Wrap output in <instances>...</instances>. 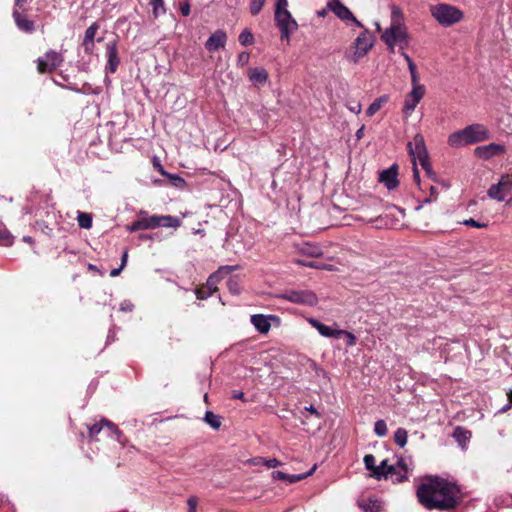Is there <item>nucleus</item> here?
<instances>
[{"label": "nucleus", "mask_w": 512, "mask_h": 512, "mask_svg": "<svg viewBox=\"0 0 512 512\" xmlns=\"http://www.w3.org/2000/svg\"><path fill=\"white\" fill-rule=\"evenodd\" d=\"M408 434L404 428H398L394 434V441L400 447H404L407 443Z\"/></svg>", "instance_id": "c85d7f7f"}, {"label": "nucleus", "mask_w": 512, "mask_h": 512, "mask_svg": "<svg viewBox=\"0 0 512 512\" xmlns=\"http://www.w3.org/2000/svg\"><path fill=\"white\" fill-rule=\"evenodd\" d=\"M275 21L281 32V39L289 40L291 34L298 29V24L287 11H275Z\"/></svg>", "instance_id": "0eeeda50"}, {"label": "nucleus", "mask_w": 512, "mask_h": 512, "mask_svg": "<svg viewBox=\"0 0 512 512\" xmlns=\"http://www.w3.org/2000/svg\"><path fill=\"white\" fill-rule=\"evenodd\" d=\"M388 465V461L387 460H383L380 465L377 466V468L379 469V471L381 473H383V476H385V472H386V468H387Z\"/></svg>", "instance_id": "13d9d810"}, {"label": "nucleus", "mask_w": 512, "mask_h": 512, "mask_svg": "<svg viewBox=\"0 0 512 512\" xmlns=\"http://www.w3.org/2000/svg\"><path fill=\"white\" fill-rule=\"evenodd\" d=\"M374 45V36L370 31L363 27V31L354 40L352 44L353 53L347 55V59L352 63H358L360 59L367 55Z\"/></svg>", "instance_id": "39448f33"}, {"label": "nucleus", "mask_w": 512, "mask_h": 512, "mask_svg": "<svg viewBox=\"0 0 512 512\" xmlns=\"http://www.w3.org/2000/svg\"><path fill=\"white\" fill-rule=\"evenodd\" d=\"M83 46H84V49H85L86 52H91L93 50V47H94V41H91L90 43H87L84 40L83 41Z\"/></svg>", "instance_id": "052dcab7"}, {"label": "nucleus", "mask_w": 512, "mask_h": 512, "mask_svg": "<svg viewBox=\"0 0 512 512\" xmlns=\"http://www.w3.org/2000/svg\"><path fill=\"white\" fill-rule=\"evenodd\" d=\"M363 461L365 464V468L372 472L371 476L377 480H381L383 477V473H381L377 468V465L375 464V457L372 454H367L364 456Z\"/></svg>", "instance_id": "4be33fe9"}, {"label": "nucleus", "mask_w": 512, "mask_h": 512, "mask_svg": "<svg viewBox=\"0 0 512 512\" xmlns=\"http://www.w3.org/2000/svg\"><path fill=\"white\" fill-rule=\"evenodd\" d=\"M187 504L189 507L188 512H196V508H197V504H198V500L196 497H194V496L189 497L187 500Z\"/></svg>", "instance_id": "3c124183"}, {"label": "nucleus", "mask_w": 512, "mask_h": 512, "mask_svg": "<svg viewBox=\"0 0 512 512\" xmlns=\"http://www.w3.org/2000/svg\"><path fill=\"white\" fill-rule=\"evenodd\" d=\"M12 244V235L6 229L0 230V245H11Z\"/></svg>", "instance_id": "e433bc0d"}, {"label": "nucleus", "mask_w": 512, "mask_h": 512, "mask_svg": "<svg viewBox=\"0 0 512 512\" xmlns=\"http://www.w3.org/2000/svg\"><path fill=\"white\" fill-rule=\"evenodd\" d=\"M397 467H398L399 471H401V474L399 477H396L395 481L402 482L404 479H406V476L408 473V468L403 460L398 461Z\"/></svg>", "instance_id": "4c0bfd02"}, {"label": "nucleus", "mask_w": 512, "mask_h": 512, "mask_svg": "<svg viewBox=\"0 0 512 512\" xmlns=\"http://www.w3.org/2000/svg\"><path fill=\"white\" fill-rule=\"evenodd\" d=\"M122 269H123V267H122V266H120L119 268H115V269L111 270V272H110V276H111V277H116V276H118V275L120 274V272H121V270H122Z\"/></svg>", "instance_id": "0e129e2a"}, {"label": "nucleus", "mask_w": 512, "mask_h": 512, "mask_svg": "<svg viewBox=\"0 0 512 512\" xmlns=\"http://www.w3.org/2000/svg\"><path fill=\"white\" fill-rule=\"evenodd\" d=\"M27 0H15V5L19 8V9H22L24 7V5L26 4Z\"/></svg>", "instance_id": "774afa93"}, {"label": "nucleus", "mask_w": 512, "mask_h": 512, "mask_svg": "<svg viewBox=\"0 0 512 512\" xmlns=\"http://www.w3.org/2000/svg\"><path fill=\"white\" fill-rule=\"evenodd\" d=\"M490 138L489 130L482 124H471L448 136L447 144L452 148H460L486 141Z\"/></svg>", "instance_id": "7ed1b4c3"}, {"label": "nucleus", "mask_w": 512, "mask_h": 512, "mask_svg": "<svg viewBox=\"0 0 512 512\" xmlns=\"http://www.w3.org/2000/svg\"><path fill=\"white\" fill-rule=\"evenodd\" d=\"M101 424L103 429H106L109 435H115L117 441H121L122 432L118 429V427L108 419L102 418Z\"/></svg>", "instance_id": "5701e85b"}, {"label": "nucleus", "mask_w": 512, "mask_h": 512, "mask_svg": "<svg viewBox=\"0 0 512 512\" xmlns=\"http://www.w3.org/2000/svg\"><path fill=\"white\" fill-rule=\"evenodd\" d=\"M121 309L123 311H132L133 304H131V302H129V301H125V302L122 303Z\"/></svg>", "instance_id": "bf43d9fd"}, {"label": "nucleus", "mask_w": 512, "mask_h": 512, "mask_svg": "<svg viewBox=\"0 0 512 512\" xmlns=\"http://www.w3.org/2000/svg\"><path fill=\"white\" fill-rule=\"evenodd\" d=\"M512 191V178L509 175L501 177L497 184H493L487 191L490 198L497 201L505 200L506 196Z\"/></svg>", "instance_id": "6e6552de"}, {"label": "nucleus", "mask_w": 512, "mask_h": 512, "mask_svg": "<svg viewBox=\"0 0 512 512\" xmlns=\"http://www.w3.org/2000/svg\"><path fill=\"white\" fill-rule=\"evenodd\" d=\"M249 59H250V55H249V53H247V52H242V53H240V54L238 55L237 63H238V65H240V66H245L246 64H248Z\"/></svg>", "instance_id": "49530a36"}, {"label": "nucleus", "mask_w": 512, "mask_h": 512, "mask_svg": "<svg viewBox=\"0 0 512 512\" xmlns=\"http://www.w3.org/2000/svg\"><path fill=\"white\" fill-rule=\"evenodd\" d=\"M232 397H233L234 399H243V398H244V393H243V392H241V391H237V390H236V391H233V392H232Z\"/></svg>", "instance_id": "680f3d73"}, {"label": "nucleus", "mask_w": 512, "mask_h": 512, "mask_svg": "<svg viewBox=\"0 0 512 512\" xmlns=\"http://www.w3.org/2000/svg\"><path fill=\"white\" fill-rule=\"evenodd\" d=\"M424 95V86H412L411 92L405 98L403 112L406 115H410L414 111L418 103L421 101V99L424 97Z\"/></svg>", "instance_id": "f8f14e48"}, {"label": "nucleus", "mask_w": 512, "mask_h": 512, "mask_svg": "<svg viewBox=\"0 0 512 512\" xmlns=\"http://www.w3.org/2000/svg\"><path fill=\"white\" fill-rule=\"evenodd\" d=\"M508 403L500 409V412H506L512 407V390L507 393Z\"/></svg>", "instance_id": "6e6d98bb"}, {"label": "nucleus", "mask_w": 512, "mask_h": 512, "mask_svg": "<svg viewBox=\"0 0 512 512\" xmlns=\"http://www.w3.org/2000/svg\"><path fill=\"white\" fill-rule=\"evenodd\" d=\"M227 34L223 30H217L206 41L205 48L209 52H215L226 44Z\"/></svg>", "instance_id": "4468645a"}, {"label": "nucleus", "mask_w": 512, "mask_h": 512, "mask_svg": "<svg viewBox=\"0 0 512 512\" xmlns=\"http://www.w3.org/2000/svg\"><path fill=\"white\" fill-rule=\"evenodd\" d=\"M416 165H417V162H413V178H414V181L419 185L420 184V174H419V171H418Z\"/></svg>", "instance_id": "4d7b16f0"}, {"label": "nucleus", "mask_w": 512, "mask_h": 512, "mask_svg": "<svg viewBox=\"0 0 512 512\" xmlns=\"http://www.w3.org/2000/svg\"><path fill=\"white\" fill-rule=\"evenodd\" d=\"M149 4L152 6V13L154 18H158L160 15L166 12L164 0H149Z\"/></svg>", "instance_id": "cd10ccee"}, {"label": "nucleus", "mask_w": 512, "mask_h": 512, "mask_svg": "<svg viewBox=\"0 0 512 512\" xmlns=\"http://www.w3.org/2000/svg\"><path fill=\"white\" fill-rule=\"evenodd\" d=\"M180 12L183 16H188L190 14V4L187 1L180 3Z\"/></svg>", "instance_id": "603ef678"}, {"label": "nucleus", "mask_w": 512, "mask_h": 512, "mask_svg": "<svg viewBox=\"0 0 512 512\" xmlns=\"http://www.w3.org/2000/svg\"><path fill=\"white\" fill-rule=\"evenodd\" d=\"M217 281H218L217 274L210 275L207 280V288L212 290V292H213L216 289L215 285H216Z\"/></svg>", "instance_id": "09e8293b"}, {"label": "nucleus", "mask_w": 512, "mask_h": 512, "mask_svg": "<svg viewBox=\"0 0 512 512\" xmlns=\"http://www.w3.org/2000/svg\"><path fill=\"white\" fill-rule=\"evenodd\" d=\"M275 319L274 316H265L263 314H255L251 316V323L254 325L255 329L261 333L266 334L269 332L271 324L270 320Z\"/></svg>", "instance_id": "f3484780"}, {"label": "nucleus", "mask_w": 512, "mask_h": 512, "mask_svg": "<svg viewBox=\"0 0 512 512\" xmlns=\"http://www.w3.org/2000/svg\"><path fill=\"white\" fill-rule=\"evenodd\" d=\"M295 263H297L299 265H302V266H306V267H310V268H316V269H324V268L326 269L327 268L325 265H320V264H318L314 260L305 261V260H301V259H296Z\"/></svg>", "instance_id": "58836bf2"}, {"label": "nucleus", "mask_w": 512, "mask_h": 512, "mask_svg": "<svg viewBox=\"0 0 512 512\" xmlns=\"http://www.w3.org/2000/svg\"><path fill=\"white\" fill-rule=\"evenodd\" d=\"M408 69H409V72H410V75H411V84H412V86H422L419 83V76H418V73H417V68H416L415 63H410V65L408 66Z\"/></svg>", "instance_id": "f704fd0d"}, {"label": "nucleus", "mask_w": 512, "mask_h": 512, "mask_svg": "<svg viewBox=\"0 0 512 512\" xmlns=\"http://www.w3.org/2000/svg\"><path fill=\"white\" fill-rule=\"evenodd\" d=\"M379 181L383 183L389 190L394 189L398 185L397 168L392 166L380 173Z\"/></svg>", "instance_id": "a211bd4d"}, {"label": "nucleus", "mask_w": 512, "mask_h": 512, "mask_svg": "<svg viewBox=\"0 0 512 512\" xmlns=\"http://www.w3.org/2000/svg\"><path fill=\"white\" fill-rule=\"evenodd\" d=\"M419 164L421 165V167L424 169V171L426 172L427 176L430 177V178H434L435 176V173L434 171L432 170V167H431V164L429 162V157L420 161Z\"/></svg>", "instance_id": "ea45409f"}, {"label": "nucleus", "mask_w": 512, "mask_h": 512, "mask_svg": "<svg viewBox=\"0 0 512 512\" xmlns=\"http://www.w3.org/2000/svg\"><path fill=\"white\" fill-rule=\"evenodd\" d=\"M180 226V220L170 215L159 216V227L177 228Z\"/></svg>", "instance_id": "b1692460"}, {"label": "nucleus", "mask_w": 512, "mask_h": 512, "mask_svg": "<svg viewBox=\"0 0 512 512\" xmlns=\"http://www.w3.org/2000/svg\"><path fill=\"white\" fill-rule=\"evenodd\" d=\"M465 225L467 226H472V227H475V228H485L487 227V223H480L472 218L470 219H467L463 222Z\"/></svg>", "instance_id": "de8ad7c7"}, {"label": "nucleus", "mask_w": 512, "mask_h": 512, "mask_svg": "<svg viewBox=\"0 0 512 512\" xmlns=\"http://www.w3.org/2000/svg\"><path fill=\"white\" fill-rule=\"evenodd\" d=\"M400 474H401V471H399L397 465H389L386 468L385 476H383L382 478L387 479L388 477H392L393 475H396L397 477H399Z\"/></svg>", "instance_id": "a19ab883"}, {"label": "nucleus", "mask_w": 512, "mask_h": 512, "mask_svg": "<svg viewBox=\"0 0 512 512\" xmlns=\"http://www.w3.org/2000/svg\"><path fill=\"white\" fill-rule=\"evenodd\" d=\"M212 290L208 289V288H199L196 290V297L198 299H207L209 296H211L212 294Z\"/></svg>", "instance_id": "37998d69"}, {"label": "nucleus", "mask_w": 512, "mask_h": 512, "mask_svg": "<svg viewBox=\"0 0 512 512\" xmlns=\"http://www.w3.org/2000/svg\"><path fill=\"white\" fill-rule=\"evenodd\" d=\"M430 12L437 22L443 26H451L463 18V12L460 9L445 3L431 6Z\"/></svg>", "instance_id": "20e7f679"}, {"label": "nucleus", "mask_w": 512, "mask_h": 512, "mask_svg": "<svg viewBox=\"0 0 512 512\" xmlns=\"http://www.w3.org/2000/svg\"><path fill=\"white\" fill-rule=\"evenodd\" d=\"M329 9L342 21L353 22L357 27L363 28V24L358 21L353 13L339 0H333L328 4Z\"/></svg>", "instance_id": "9b49d317"}, {"label": "nucleus", "mask_w": 512, "mask_h": 512, "mask_svg": "<svg viewBox=\"0 0 512 512\" xmlns=\"http://www.w3.org/2000/svg\"><path fill=\"white\" fill-rule=\"evenodd\" d=\"M381 108V102L379 100L374 101L370 106L368 107L366 114L368 116L374 115L379 109Z\"/></svg>", "instance_id": "a18cd8bd"}, {"label": "nucleus", "mask_w": 512, "mask_h": 512, "mask_svg": "<svg viewBox=\"0 0 512 512\" xmlns=\"http://www.w3.org/2000/svg\"><path fill=\"white\" fill-rule=\"evenodd\" d=\"M300 252L303 254V255H306V256H309V257H320L322 256V250L320 247H318L317 245H312V244H304L301 248H300Z\"/></svg>", "instance_id": "393cba45"}, {"label": "nucleus", "mask_w": 512, "mask_h": 512, "mask_svg": "<svg viewBox=\"0 0 512 512\" xmlns=\"http://www.w3.org/2000/svg\"><path fill=\"white\" fill-rule=\"evenodd\" d=\"M407 148L413 162H420L429 157L424 137L421 134H416L413 140L407 144Z\"/></svg>", "instance_id": "9d476101"}, {"label": "nucleus", "mask_w": 512, "mask_h": 512, "mask_svg": "<svg viewBox=\"0 0 512 512\" xmlns=\"http://www.w3.org/2000/svg\"><path fill=\"white\" fill-rule=\"evenodd\" d=\"M253 41H254L253 34L247 29L243 30L241 32V34L239 35V42L243 46L251 45V44H253Z\"/></svg>", "instance_id": "2f4dec72"}, {"label": "nucleus", "mask_w": 512, "mask_h": 512, "mask_svg": "<svg viewBox=\"0 0 512 512\" xmlns=\"http://www.w3.org/2000/svg\"><path fill=\"white\" fill-rule=\"evenodd\" d=\"M505 152V147L500 144L490 143L484 146H478L474 149V155L483 160H488L494 156L503 154Z\"/></svg>", "instance_id": "ddd939ff"}, {"label": "nucleus", "mask_w": 512, "mask_h": 512, "mask_svg": "<svg viewBox=\"0 0 512 512\" xmlns=\"http://www.w3.org/2000/svg\"><path fill=\"white\" fill-rule=\"evenodd\" d=\"M144 229H155L159 227V216L151 215L142 217Z\"/></svg>", "instance_id": "c756f323"}, {"label": "nucleus", "mask_w": 512, "mask_h": 512, "mask_svg": "<svg viewBox=\"0 0 512 512\" xmlns=\"http://www.w3.org/2000/svg\"><path fill=\"white\" fill-rule=\"evenodd\" d=\"M106 53L108 57L107 70L110 73H115L120 63L117 51V45L115 41H111L106 45Z\"/></svg>", "instance_id": "dca6fc26"}, {"label": "nucleus", "mask_w": 512, "mask_h": 512, "mask_svg": "<svg viewBox=\"0 0 512 512\" xmlns=\"http://www.w3.org/2000/svg\"><path fill=\"white\" fill-rule=\"evenodd\" d=\"M390 26L384 30L381 39L393 51L395 45L401 48L408 44V33L404 24V15L400 7L391 5Z\"/></svg>", "instance_id": "f03ea898"}, {"label": "nucleus", "mask_w": 512, "mask_h": 512, "mask_svg": "<svg viewBox=\"0 0 512 512\" xmlns=\"http://www.w3.org/2000/svg\"><path fill=\"white\" fill-rule=\"evenodd\" d=\"M77 221L80 228L90 229L92 227V216L89 213L78 211Z\"/></svg>", "instance_id": "bb28decb"}, {"label": "nucleus", "mask_w": 512, "mask_h": 512, "mask_svg": "<svg viewBox=\"0 0 512 512\" xmlns=\"http://www.w3.org/2000/svg\"><path fill=\"white\" fill-rule=\"evenodd\" d=\"M316 469L317 465L314 464L308 472L303 474H286L282 471H274L272 472V477L274 479L287 481L288 483H295L312 475L316 471Z\"/></svg>", "instance_id": "2eb2a0df"}, {"label": "nucleus", "mask_w": 512, "mask_h": 512, "mask_svg": "<svg viewBox=\"0 0 512 512\" xmlns=\"http://www.w3.org/2000/svg\"><path fill=\"white\" fill-rule=\"evenodd\" d=\"M63 57L60 53L50 50L44 58H38L37 70L39 73L51 72L61 65Z\"/></svg>", "instance_id": "1a4fd4ad"}, {"label": "nucleus", "mask_w": 512, "mask_h": 512, "mask_svg": "<svg viewBox=\"0 0 512 512\" xmlns=\"http://www.w3.org/2000/svg\"><path fill=\"white\" fill-rule=\"evenodd\" d=\"M251 462H252L254 465L264 464L265 459H264V458H262V457H257V458L252 459V460H251Z\"/></svg>", "instance_id": "69168bd1"}, {"label": "nucleus", "mask_w": 512, "mask_h": 512, "mask_svg": "<svg viewBox=\"0 0 512 512\" xmlns=\"http://www.w3.org/2000/svg\"><path fill=\"white\" fill-rule=\"evenodd\" d=\"M13 18L17 27L26 32L31 33L35 29L34 22L29 20L25 15L21 14L18 10L13 11Z\"/></svg>", "instance_id": "6ab92c4d"}, {"label": "nucleus", "mask_w": 512, "mask_h": 512, "mask_svg": "<svg viewBox=\"0 0 512 512\" xmlns=\"http://www.w3.org/2000/svg\"><path fill=\"white\" fill-rule=\"evenodd\" d=\"M279 298L295 304L313 306L318 299L314 292L310 290H287L279 295Z\"/></svg>", "instance_id": "423d86ee"}, {"label": "nucleus", "mask_w": 512, "mask_h": 512, "mask_svg": "<svg viewBox=\"0 0 512 512\" xmlns=\"http://www.w3.org/2000/svg\"><path fill=\"white\" fill-rule=\"evenodd\" d=\"M288 1L278 0L275 11H287Z\"/></svg>", "instance_id": "864d4df0"}, {"label": "nucleus", "mask_w": 512, "mask_h": 512, "mask_svg": "<svg viewBox=\"0 0 512 512\" xmlns=\"http://www.w3.org/2000/svg\"><path fill=\"white\" fill-rule=\"evenodd\" d=\"M280 464H281L280 461H278L275 458H271L268 460L265 459V462H264V465H266L268 468H275V467L279 466Z\"/></svg>", "instance_id": "5fc2aeb1"}, {"label": "nucleus", "mask_w": 512, "mask_h": 512, "mask_svg": "<svg viewBox=\"0 0 512 512\" xmlns=\"http://www.w3.org/2000/svg\"><path fill=\"white\" fill-rule=\"evenodd\" d=\"M249 79L256 86L264 85L268 79V72L264 68H251Z\"/></svg>", "instance_id": "412c9836"}, {"label": "nucleus", "mask_w": 512, "mask_h": 512, "mask_svg": "<svg viewBox=\"0 0 512 512\" xmlns=\"http://www.w3.org/2000/svg\"><path fill=\"white\" fill-rule=\"evenodd\" d=\"M419 503L428 510H450L460 501L459 488L440 477H427L416 491Z\"/></svg>", "instance_id": "f257e3e1"}, {"label": "nucleus", "mask_w": 512, "mask_h": 512, "mask_svg": "<svg viewBox=\"0 0 512 512\" xmlns=\"http://www.w3.org/2000/svg\"><path fill=\"white\" fill-rule=\"evenodd\" d=\"M374 432L379 437H384L387 434V425L384 420H378L375 422Z\"/></svg>", "instance_id": "473e14b6"}, {"label": "nucleus", "mask_w": 512, "mask_h": 512, "mask_svg": "<svg viewBox=\"0 0 512 512\" xmlns=\"http://www.w3.org/2000/svg\"><path fill=\"white\" fill-rule=\"evenodd\" d=\"M454 437L460 445H464L470 438V433L461 427H457L454 431Z\"/></svg>", "instance_id": "7c9ffc66"}, {"label": "nucleus", "mask_w": 512, "mask_h": 512, "mask_svg": "<svg viewBox=\"0 0 512 512\" xmlns=\"http://www.w3.org/2000/svg\"><path fill=\"white\" fill-rule=\"evenodd\" d=\"M127 230L130 231V232H135V231H139V230H145L142 218H140L137 221L133 222L130 226L127 227Z\"/></svg>", "instance_id": "c03bdc74"}, {"label": "nucleus", "mask_w": 512, "mask_h": 512, "mask_svg": "<svg viewBox=\"0 0 512 512\" xmlns=\"http://www.w3.org/2000/svg\"><path fill=\"white\" fill-rule=\"evenodd\" d=\"M309 322L311 323V325L317 329V331L322 335V336H325V337H334V338H338L340 337V335H342V332H344V330H334L332 329L331 327L329 326H326L324 324H322L321 322H319L318 320L316 319H310Z\"/></svg>", "instance_id": "aec40b11"}, {"label": "nucleus", "mask_w": 512, "mask_h": 512, "mask_svg": "<svg viewBox=\"0 0 512 512\" xmlns=\"http://www.w3.org/2000/svg\"><path fill=\"white\" fill-rule=\"evenodd\" d=\"M127 258H128V254H127V251H125L122 255V258H121V265L123 268L125 267L126 263H127Z\"/></svg>", "instance_id": "338daca9"}, {"label": "nucleus", "mask_w": 512, "mask_h": 512, "mask_svg": "<svg viewBox=\"0 0 512 512\" xmlns=\"http://www.w3.org/2000/svg\"><path fill=\"white\" fill-rule=\"evenodd\" d=\"M236 286H237V283H236V282H234V281H232V280H230V281H229V288H230V290H231L233 293H237V292H238V289H237V287H236Z\"/></svg>", "instance_id": "e2e57ef3"}, {"label": "nucleus", "mask_w": 512, "mask_h": 512, "mask_svg": "<svg viewBox=\"0 0 512 512\" xmlns=\"http://www.w3.org/2000/svg\"><path fill=\"white\" fill-rule=\"evenodd\" d=\"M342 335L346 336V344L348 346H354L356 344V337L351 332L344 330V332H342Z\"/></svg>", "instance_id": "8fccbe9b"}, {"label": "nucleus", "mask_w": 512, "mask_h": 512, "mask_svg": "<svg viewBox=\"0 0 512 512\" xmlns=\"http://www.w3.org/2000/svg\"><path fill=\"white\" fill-rule=\"evenodd\" d=\"M97 30H98V26L96 24L90 25L85 31V36H84L85 42L90 43L91 41H94V37L96 35Z\"/></svg>", "instance_id": "c9c22d12"}, {"label": "nucleus", "mask_w": 512, "mask_h": 512, "mask_svg": "<svg viewBox=\"0 0 512 512\" xmlns=\"http://www.w3.org/2000/svg\"><path fill=\"white\" fill-rule=\"evenodd\" d=\"M88 430H89V437L90 438H94L96 435H98L101 430H103V426L101 424V421L99 423H96L92 426H89L88 427Z\"/></svg>", "instance_id": "79ce46f5"}, {"label": "nucleus", "mask_w": 512, "mask_h": 512, "mask_svg": "<svg viewBox=\"0 0 512 512\" xmlns=\"http://www.w3.org/2000/svg\"><path fill=\"white\" fill-rule=\"evenodd\" d=\"M266 0H251L250 2V12L252 15H257L262 10Z\"/></svg>", "instance_id": "72a5a7b5"}, {"label": "nucleus", "mask_w": 512, "mask_h": 512, "mask_svg": "<svg viewBox=\"0 0 512 512\" xmlns=\"http://www.w3.org/2000/svg\"><path fill=\"white\" fill-rule=\"evenodd\" d=\"M204 421L215 430L219 429L221 426L220 416L214 414L212 411H206Z\"/></svg>", "instance_id": "a878e982"}]
</instances>
